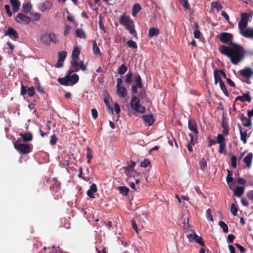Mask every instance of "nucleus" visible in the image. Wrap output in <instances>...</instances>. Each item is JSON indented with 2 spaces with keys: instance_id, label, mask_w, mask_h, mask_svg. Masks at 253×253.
I'll return each instance as SVG.
<instances>
[{
  "instance_id": "nucleus-2",
  "label": "nucleus",
  "mask_w": 253,
  "mask_h": 253,
  "mask_svg": "<svg viewBox=\"0 0 253 253\" xmlns=\"http://www.w3.org/2000/svg\"><path fill=\"white\" fill-rule=\"evenodd\" d=\"M120 23L124 26L125 28L129 31L130 35L134 37L137 38V33L134 29V25L133 21L125 14H123L119 18Z\"/></svg>"
},
{
  "instance_id": "nucleus-64",
  "label": "nucleus",
  "mask_w": 253,
  "mask_h": 253,
  "mask_svg": "<svg viewBox=\"0 0 253 253\" xmlns=\"http://www.w3.org/2000/svg\"><path fill=\"white\" fill-rule=\"evenodd\" d=\"M247 196L250 200L253 201V190H250L248 192Z\"/></svg>"
},
{
  "instance_id": "nucleus-25",
  "label": "nucleus",
  "mask_w": 253,
  "mask_h": 253,
  "mask_svg": "<svg viewBox=\"0 0 253 253\" xmlns=\"http://www.w3.org/2000/svg\"><path fill=\"white\" fill-rule=\"evenodd\" d=\"M159 30L155 27L151 28L149 30L148 36L149 37L157 36L159 34Z\"/></svg>"
},
{
  "instance_id": "nucleus-15",
  "label": "nucleus",
  "mask_w": 253,
  "mask_h": 253,
  "mask_svg": "<svg viewBox=\"0 0 253 253\" xmlns=\"http://www.w3.org/2000/svg\"><path fill=\"white\" fill-rule=\"evenodd\" d=\"M240 74L243 77L250 78L253 75V71L251 68H245L240 70Z\"/></svg>"
},
{
  "instance_id": "nucleus-18",
  "label": "nucleus",
  "mask_w": 253,
  "mask_h": 253,
  "mask_svg": "<svg viewBox=\"0 0 253 253\" xmlns=\"http://www.w3.org/2000/svg\"><path fill=\"white\" fill-rule=\"evenodd\" d=\"M253 159V154L250 153L247 156H246L243 159L244 162L246 163V166L248 168H250L251 167Z\"/></svg>"
},
{
  "instance_id": "nucleus-1",
  "label": "nucleus",
  "mask_w": 253,
  "mask_h": 253,
  "mask_svg": "<svg viewBox=\"0 0 253 253\" xmlns=\"http://www.w3.org/2000/svg\"><path fill=\"white\" fill-rule=\"evenodd\" d=\"M233 38V35L231 33L223 32L220 34V41L224 43L229 42L230 46L222 45L219 50L221 54L228 57L233 64L237 65L244 58V51L240 45L232 42Z\"/></svg>"
},
{
  "instance_id": "nucleus-26",
  "label": "nucleus",
  "mask_w": 253,
  "mask_h": 253,
  "mask_svg": "<svg viewBox=\"0 0 253 253\" xmlns=\"http://www.w3.org/2000/svg\"><path fill=\"white\" fill-rule=\"evenodd\" d=\"M92 44H93L92 50H93V54L96 55H100L101 51H100L99 48L97 46L96 42L95 41H93L92 42Z\"/></svg>"
},
{
  "instance_id": "nucleus-10",
  "label": "nucleus",
  "mask_w": 253,
  "mask_h": 253,
  "mask_svg": "<svg viewBox=\"0 0 253 253\" xmlns=\"http://www.w3.org/2000/svg\"><path fill=\"white\" fill-rule=\"evenodd\" d=\"M188 128L195 134H197L199 132L197 129V125L194 119L189 120L188 124Z\"/></svg>"
},
{
  "instance_id": "nucleus-14",
  "label": "nucleus",
  "mask_w": 253,
  "mask_h": 253,
  "mask_svg": "<svg viewBox=\"0 0 253 253\" xmlns=\"http://www.w3.org/2000/svg\"><path fill=\"white\" fill-rule=\"evenodd\" d=\"M238 127L240 131V139L244 144H246L247 142V130H244L240 125H238Z\"/></svg>"
},
{
  "instance_id": "nucleus-44",
  "label": "nucleus",
  "mask_w": 253,
  "mask_h": 253,
  "mask_svg": "<svg viewBox=\"0 0 253 253\" xmlns=\"http://www.w3.org/2000/svg\"><path fill=\"white\" fill-rule=\"evenodd\" d=\"M211 7L212 9H216L217 11H219L222 8V6L218 1H214L211 3Z\"/></svg>"
},
{
  "instance_id": "nucleus-50",
  "label": "nucleus",
  "mask_w": 253,
  "mask_h": 253,
  "mask_svg": "<svg viewBox=\"0 0 253 253\" xmlns=\"http://www.w3.org/2000/svg\"><path fill=\"white\" fill-rule=\"evenodd\" d=\"M206 217L208 220L213 221V217L211 213V210L210 209H208L206 211Z\"/></svg>"
},
{
  "instance_id": "nucleus-16",
  "label": "nucleus",
  "mask_w": 253,
  "mask_h": 253,
  "mask_svg": "<svg viewBox=\"0 0 253 253\" xmlns=\"http://www.w3.org/2000/svg\"><path fill=\"white\" fill-rule=\"evenodd\" d=\"M240 119L244 126L250 127L252 126V123L251 118H249L248 119L246 117L244 116L243 114H242Z\"/></svg>"
},
{
  "instance_id": "nucleus-5",
  "label": "nucleus",
  "mask_w": 253,
  "mask_h": 253,
  "mask_svg": "<svg viewBox=\"0 0 253 253\" xmlns=\"http://www.w3.org/2000/svg\"><path fill=\"white\" fill-rule=\"evenodd\" d=\"M20 141V140H17L13 143L14 148L18 152L23 154H25L32 151V147L31 145L21 143Z\"/></svg>"
},
{
  "instance_id": "nucleus-20",
  "label": "nucleus",
  "mask_w": 253,
  "mask_h": 253,
  "mask_svg": "<svg viewBox=\"0 0 253 253\" xmlns=\"http://www.w3.org/2000/svg\"><path fill=\"white\" fill-rule=\"evenodd\" d=\"M244 192V187L237 186L234 190V195L237 197H241Z\"/></svg>"
},
{
  "instance_id": "nucleus-51",
  "label": "nucleus",
  "mask_w": 253,
  "mask_h": 253,
  "mask_svg": "<svg viewBox=\"0 0 253 253\" xmlns=\"http://www.w3.org/2000/svg\"><path fill=\"white\" fill-rule=\"evenodd\" d=\"M228 171V174L226 176V181L228 185L230 184V183H231L233 182V178L231 176L232 173L230 171L227 170Z\"/></svg>"
},
{
  "instance_id": "nucleus-7",
  "label": "nucleus",
  "mask_w": 253,
  "mask_h": 253,
  "mask_svg": "<svg viewBox=\"0 0 253 253\" xmlns=\"http://www.w3.org/2000/svg\"><path fill=\"white\" fill-rule=\"evenodd\" d=\"M15 19L17 23L24 25L28 24L31 21L30 18L22 13H18Z\"/></svg>"
},
{
  "instance_id": "nucleus-36",
  "label": "nucleus",
  "mask_w": 253,
  "mask_h": 253,
  "mask_svg": "<svg viewBox=\"0 0 253 253\" xmlns=\"http://www.w3.org/2000/svg\"><path fill=\"white\" fill-rule=\"evenodd\" d=\"M118 189L121 194L124 196H126L128 194L129 189L126 186H120Z\"/></svg>"
},
{
  "instance_id": "nucleus-29",
  "label": "nucleus",
  "mask_w": 253,
  "mask_h": 253,
  "mask_svg": "<svg viewBox=\"0 0 253 253\" xmlns=\"http://www.w3.org/2000/svg\"><path fill=\"white\" fill-rule=\"evenodd\" d=\"M141 8L139 4L135 3L134 4L132 10V15L133 16H136V14L141 10Z\"/></svg>"
},
{
  "instance_id": "nucleus-32",
  "label": "nucleus",
  "mask_w": 253,
  "mask_h": 253,
  "mask_svg": "<svg viewBox=\"0 0 253 253\" xmlns=\"http://www.w3.org/2000/svg\"><path fill=\"white\" fill-rule=\"evenodd\" d=\"M80 53V50L79 48L76 46L75 47L72 51V59H79V55Z\"/></svg>"
},
{
  "instance_id": "nucleus-11",
  "label": "nucleus",
  "mask_w": 253,
  "mask_h": 253,
  "mask_svg": "<svg viewBox=\"0 0 253 253\" xmlns=\"http://www.w3.org/2000/svg\"><path fill=\"white\" fill-rule=\"evenodd\" d=\"M135 163L134 162L131 161V164L128 166L127 167H124L125 173L129 177L133 175V173L134 172V168L135 167Z\"/></svg>"
},
{
  "instance_id": "nucleus-8",
  "label": "nucleus",
  "mask_w": 253,
  "mask_h": 253,
  "mask_svg": "<svg viewBox=\"0 0 253 253\" xmlns=\"http://www.w3.org/2000/svg\"><path fill=\"white\" fill-rule=\"evenodd\" d=\"M239 32L243 37L247 39H253V28H248Z\"/></svg>"
},
{
  "instance_id": "nucleus-61",
  "label": "nucleus",
  "mask_w": 253,
  "mask_h": 253,
  "mask_svg": "<svg viewBox=\"0 0 253 253\" xmlns=\"http://www.w3.org/2000/svg\"><path fill=\"white\" fill-rule=\"evenodd\" d=\"M138 216L141 219L143 220L144 222H145L146 220L148 219V214L146 212H143L141 214H139Z\"/></svg>"
},
{
  "instance_id": "nucleus-21",
  "label": "nucleus",
  "mask_w": 253,
  "mask_h": 253,
  "mask_svg": "<svg viewBox=\"0 0 253 253\" xmlns=\"http://www.w3.org/2000/svg\"><path fill=\"white\" fill-rule=\"evenodd\" d=\"M19 135L22 137L24 142L30 141L33 139L32 134L29 132L25 133H20Z\"/></svg>"
},
{
  "instance_id": "nucleus-4",
  "label": "nucleus",
  "mask_w": 253,
  "mask_h": 253,
  "mask_svg": "<svg viewBox=\"0 0 253 253\" xmlns=\"http://www.w3.org/2000/svg\"><path fill=\"white\" fill-rule=\"evenodd\" d=\"M130 105L135 111L143 114L145 112L146 108L140 104V99L136 96H133L131 99Z\"/></svg>"
},
{
  "instance_id": "nucleus-54",
  "label": "nucleus",
  "mask_w": 253,
  "mask_h": 253,
  "mask_svg": "<svg viewBox=\"0 0 253 253\" xmlns=\"http://www.w3.org/2000/svg\"><path fill=\"white\" fill-rule=\"evenodd\" d=\"M230 211L233 215L235 216L237 215L238 209L237 208L235 204H232L231 205Z\"/></svg>"
},
{
  "instance_id": "nucleus-62",
  "label": "nucleus",
  "mask_w": 253,
  "mask_h": 253,
  "mask_svg": "<svg viewBox=\"0 0 253 253\" xmlns=\"http://www.w3.org/2000/svg\"><path fill=\"white\" fill-rule=\"evenodd\" d=\"M4 8L6 10V13L9 17H11L12 16V12L10 11V6L8 4H6L4 5Z\"/></svg>"
},
{
  "instance_id": "nucleus-31",
  "label": "nucleus",
  "mask_w": 253,
  "mask_h": 253,
  "mask_svg": "<svg viewBox=\"0 0 253 253\" xmlns=\"http://www.w3.org/2000/svg\"><path fill=\"white\" fill-rule=\"evenodd\" d=\"M135 85L138 86L139 88H142V80L140 76L138 74L135 76Z\"/></svg>"
},
{
  "instance_id": "nucleus-47",
  "label": "nucleus",
  "mask_w": 253,
  "mask_h": 253,
  "mask_svg": "<svg viewBox=\"0 0 253 253\" xmlns=\"http://www.w3.org/2000/svg\"><path fill=\"white\" fill-rule=\"evenodd\" d=\"M181 4L186 9H189L190 8V4L188 0H179Z\"/></svg>"
},
{
  "instance_id": "nucleus-55",
  "label": "nucleus",
  "mask_w": 253,
  "mask_h": 253,
  "mask_svg": "<svg viewBox=\"0 0 253 253\" xmlns=\"http://www.w3.org/2000/svg\"><path fill=\"white\" fill-rule=\"evenodd\" d=\"M231 166L233 168L237 167V157L235 155H233L231 157Z\"/></svg>"
},
{
  "instance_id": "nucleus-52",
  "label": "nucleus",
  "mask_w": 253,
  "mask_h": 253,
  "mask_svg": "<svg viewBox=\"0 0 253 253\" xmlns=\"http://www.w3.org/2000/svg\"><path fill=\"white\" fill-rule=\"evenodd\" d=\"M189 136L190 137V141L189 143L195 145L197 141V134H196V136L195 137L193 134L190 133H189Z\"/></svg>"
},
{
  "instance_id": "nucleus-57",
  "label": "nucleus",
  "mask_w": 253,
  "mask_h": 253,
  "mask_svg": "<svg viewBox=\"0 0 253 253\" xmlns=\"http://www.w3.org/2000/svg\"><path fill=\"white\" fill-rule=\"evenodd\" d=\"M132 77V74L131 72H128L126 75V82L127 84H129L131 82V79Z\"/></svg>"
},
{
  "instance_id": "nucleus-33",
  "label": "nucleus",
  "mask_w": 253,
  "mask_h": 253,
  "mask_svg": "<svg viewBox=\"0 0 253 253\" xmlns=\"http://www.w3.org/2000/svg\"><path fill=\"white\" fill-rule=\"evenodd\" d=\"M214 83L215 84H216L218 82L219 84L220 82H221V81H222L221 80L220 75L219 74V73L218 72V70H216L214 71Z\"/></svg>"
},
{
  "instance_id": "nucleus-60",
  "label": "nucleus",
  "mask_w": 253,
  "mask_h": 253,
  "mask_svg": "<svg viewBox=\"0 0 253 253\" xmlns=\"http://www.w3.org/2000/svg\"><path fill=\"white\" fill-rule=\"evenodd\" d=\"M195 235H196V234H195V232H193L192 230H191V233H189L187 235V238L188 239L189 241H190V242L193 241Z\"/></svg>"
},
{
  "instance_id": "nucleus-23",
  "label": "nucleus",
  "mask_w": 253,
  "mask_h": 253,
  "mask_svg": "<svg viewBox=\"0 0 253 253\" xmlns=\"http://www.w3.org/2000/svg\"><path fill=\"white\" fill-rule=\"evenodd\" d=\"M117 94L122 97H125L126 95V90L124 86L117 87Z\"/></svg>"
},
{
  "instance_id": "nucleus-53",
  "label": "nucleus",
  "mask_w": 253,
  "mask_h": 253,
  "mask_svg": "<svg viewBox=\"0 0 253 253\" xmlns=\"http://www.w3.org/2000/svg\"><path fill=\"white\" fill-rule=\"evenodd\" d=\"M138 95H139L138 98H139V99H147L148 100V98H147V95L146 93V91L144 89H142L141 90H140L139 91Z\"/></svg>"
},
{
  "instance_id": "nucleus-30",
  "label": "nucleus",
  "mask_w": 253,
  "mask_h": 253,
  "mask_svg": "<svg viewBox=\"0 0 253 253\" xmlns=\"http://www.w3.org/2000/svg\"><path fill=\"white\" fill-rule=\"evenodd\" d=\"M76 36L80 39H85L86 36L84 32L82 29H78L76 31Z\"/></svg>"
},
{
  "instance_id": "nucleus-22",
  "label": "nucleus",
  "mask_w": 253,
  "mask_h": 253,
  "mask_svg": "<svg viewBox=\"0 0 253 253\" xmlns=\"http://www.w3.org/2000/svg\"><path fill=\"white\" fill-rule=\"evenodd\" d=\"M41 41L43 44L49 45H50V41L49 40V35L48 33H44L42 34L40 38Z\"/></svg>"
},
{
  "instance_id": "nucleus-56",
  "label": "nucleus",
  "mask_w": 253,
  "mask_h": 253,
  "mask_svg": "<svg viewBox=\"0 0 253 253\" xmlns=\"http://www.w3.org/2000/svg\"><path fill=\"white\" fill-rule=\"evenodd\" d=\"M150 165V161L148 159H145L143 161L141 162L140 167L143 168H146Z\"/></svg>"
},
{
  "instance_id": "nucleus-9",
  "label": "nucleus",
  "mask_w": 253,
  "mask_h": 253,
  "mask_svg": "<svg viewBox=\"0 0 253 253\" xmlns=\"http://www.w3.org/2000/svg\"><path fill=\"white\" fill-rule=\"evenodd\" d=\"M238 100L241 101L242 102L245 101H247L248 102H251L252 101V97L250 95V92L248 91L245 93H243L242 96H238L235 98V101H237Z\"/></svg>"
},
{
  "instance_id": "nucleus-19",
  "label": "nucleus",
  "mask_w": 253,
  "mask_h": 253,
  "mask_svg": "<svg viewBox=\"0 0 253 253\" xmlns=\"http://www.w3.org/2000/svg\"><path fill=\"white\" fill-rule=\"evenodd\" d=\"M10 3L11 4L13 11L14 12H17L19 9L20 5V2L19 0H9Z\"/></svg>"
},
{
  "instance_id": "nucleus-37",
  "label": "nucleus",
  "mask_w": 253,
  "mask_h": 253,
  "mask_svg": "<svg viewBox=\"0 0 253 253\" xmlns=\"http://www.w3.org/2000/svg\"><path fill=\"white\" fill-rule=\"evenodd\" d=\"M49 35V40L50 41V43L51 42L56 43L58 42V40L56 38V35L53 32H50L48 33Z\"/></svg>"
},
{
  "instance_id": "nucleus-59",
  "label": "nucleus",
  "mask_w": 253,
  "mask_h": 253,
  "mask_svg": "<svg viewBox=\"0 0 253 253\" xmlns=\"http://www.w3.org/2000/svg\"><path fill=\"white\" fill-rule=\"evenodd\" d=\"M27 93L28 95L30 97L34 96L35 93L34 87L31 86L27 89Z\"/></svg>"
},
{
  "instance_id": "nucleus-63",
  "label": "nucleus",
  "mask_w": 253,
  "mask_h": 253,
  "mask_svg": "<svg viewBox=\"0 0 253 253\" xmlns=\"http://www.w3.org/2000/svg\"><path fill=\"white\" fill-rule=\"evenodd\" d=\"M92 117L96 119L98 117V112L96 109L93 108L91 110Z\"/></svg>"
},
{
  "instance_id": "nucleus-39",
  "label": "nucleus",
  "mask_w": 253,
  "mask_h": 253,
  "mask_svg": "<svg viewBox=\"0 0 253 253\" xmlns=\"http://www.w3.org/2000/svg\"><path fill=\"white\" fill-rule=\"evenodd\" d=\"M219 86H220V89L223 91V92L224 93L225 95L228 97L229 93H228V91L226 88L224 83H223V82L222 81H221V82H220Z\"/></svg>"
},
{
  "instance_id": "nucleus-12",
  "label": "nucleus",
  "mask_w": 253,
  "mask_h": 253,
  "mask_svg": "<svg viewBox=\"0 0 253 253\" xmlns=\"http://www.w3.org/2000/svg\"><path fill=\"white\" fill-rule=\"evenodd\" d=\"M52 6V3L49 1H45L39 5V9L42 12L49 10Z\"/></svg>"
},
{
  "instance_id": "nucleus-3",
  "label": "nucleus",
  "mask_w": 253,
  "mask_h": 253,
  "mask_svg": "<svg viewBox=\"0 0 253 253\" xmlns=\"http://www.w3.org/2000/svg\"><path fill=\"white\" fill-rule=\"evenodd\" d=\"M57 81L60 84L64 86L73 85L78 82L79 76L76 74L72 76L66 75L64 78H58Z\"/></svg>"
},
{
  "instance_id": "nucleus-24",
  "label": "nucleus",
  "mask_w": 253,
  "mask_h": 253,
  "mask_svg": "<svg viewBox=\"0 0 253 253\" xmlns=\"http://www.w3.org/2000/svg\"><path fill=\"white\" fill-rule=\"evenodd\" d=\"M32 8V5L30 2H27L23 3L22 4V11L26 13H29Z\"/></svg>"
},
{
  "instance_id": "nucleus-17",
  "label": "nucleus",
  "mask_w": 253,
  "mask_h": 253,
  "mask_svg": "<svg viewBox=\"0 0 253 253\" xmlns=\"http://www.w3.org/2000/svg\"><path fill=\"white\" fill-rule=\"evenodd\" d=\"M144 121L147 123L149 126H151L154 123V118L152 115H145L143 116Z\"/></svg>"
},
{
  "instance_id": "nucleus-6",
  "label": "nucleus",
  "mask_w": 253,
  "mask_h": 253,
  "mask_svg": "<svg viewBox=\"0 0 253 253\" xmlns=\"http://www.w3.org/2000/svg\"><path fill=\"white\" fill-rule=\"evenodd\" d=\"M249 18L250 14L248 13L245 12L241 14V19L238 23L239 31L245 29L248 26Z\"/></svg>"
},
{
  "instance_id": "nucleus-45",
  "label": "nucleus",
  "mask_w": 253,
  "mask_h": 253,
  "mask_svg": "<svg viewBox=\"0 0 253 253\" xmlns=\"http://www.w3.org/2000/svg\"><path fill=\"white\" fill-rule=\"evenodd\" d=\"M126 44L127 46L129 47L133 48V49H137V45L135 42L133 41L132 40L128 41L126 42Z\"/></svg>"
},
{
  "instance_id": "nucleus-58",
  "label": "nucleus",
  "mask_w": 253,
  "mask_h": 253,
  "mask_svg": "<svg viewBox=\"0 0 253 253\" xmlns=\"http://www.w3.org/2000/svg\"><path fill=\"white\" fill-rule=\"evenodd\" d=\"M57 137L55 134H53L51 136L50 139V143L52 145H54L56 144L57 142Z\"/></svg>"
},
{
  "instance_id": "nucleus-48",
  "label": "nucleus",
  "mask_w": 253,
  "mask_h": 253,
  "mask_svg": "<svg viewBox=\"0 0 253 253\" xmlns=\"http://www.w3.org/2000/svg\"><path fill=\"white\" fill-rule=\"evenodd\" d=\"M216 142L218 144L225 143V139L222 134H218L217 136V140Z\"/></svg>"
},
{
  "instance_id": "nucleus-40",
  "label": "nucleus",
  "mask_w": 253,
  "mask_h": 253,
  "mask_svg": "<svg viewBox=\"0 0 253 253\" xmlns=\"http://www.w3.org/2000/svg\"><path fill=\"white\" fill-rule=\"evenodd\" d=\"M194 237H195L193 239V241L198 243L203 247H204L205 246L204 243L203 242V239L201 237H200L196 234Z\"/></svg>"
},
{
  "instance_id": "nucleus-38",
  "label": "nucleus",
  "mask_w": 253,
  "mask_h": 253,
  "mask_svg": "<svg viewBox=\"0 0 253 253\" xmlns=\"http://www.w3.org/2000/svg\"><path fill=\"white\" fill-rule=\"evenodd\" d=\"M221 126L223 128V134L224 135H227L228 134V125L227 123L225 122L224 121H222L221 123Z\"/></svg>"
},
{
  "instance_id": "nucleus-46",
  "label": "nucleus",
  "mask_w": 253,
  "mask_h": 253,
  "mask_svg": "<svg viewBox=\"0 0 253 253\" xmlns=\"http://www.w3.org/2000/svg\"><path fill=\"white\" fill-rule=\"evenodd\" d=\"M199 166L201 169L204 170L207 166V162L204 158L202 159L199 162Z\"/></svg>"
},
{
  "instance_id": "nucleus-28",
  "label": "nucleus",
  "mask_w": 253,
  "mask_h": 253,
  "mask_svg": "<svg viewBox=\"0 0 253 253\" xmlns=\"http://www.w3.org/2000/svg\"><path fill=\"white\" fill-rule=\"evenodd\" d=\"M103 98H104V103L105 104H106V105L110 109L112 113H113V110L112 109L110 108V103H109V99H110V97H109V95L107 91L105 92L104 94H103Z\"/></svg>"
},
{
  "instance_id": "nucleus-42",
  "label": "nucleus",
  "mask_w": 253,
  "mask_h": 253,
  "mask_svg": "<svg viewBox=\"0 0 253 253\" xmlns=\"http://www.w3.org/2000/svg\"><path fill=\"white\" fill-rule=\"evenodd\" d=\"M67 56V52L65 51L59 52L58 54V57L59 61H64Z\"/></svg>"
},
{
  "instance_id": "nucleus-35",
  "label": "nucleus",
  "mask_w": 253,
  "mask_h": 253,
  "mask_svg": "<svg viewBox=\"0 0 253 253\" xmlns=\"http://www.w3.org/2000/svg\"><path fill=\"white\" fill-rule=\"evenodd\" d=\"M86 158L87 159V163L89 164L90 160L92 158V151L91 149L88 147L86 148Z\"/></svg>"
},
{
  "instance_id": "nucleus-27",
  "label": "nucleus",
  "mask_w": 253,
  "mask_h": 253,
  "mask_svg": "<svg viewBox=\"0 0 253 253\" xmlns=\"http://www.w3.org/2000/svg\"><path fill=\"white\" fill-rule=\"evenodd\" d=\"M78 59H72L71 62V66L74 69L75 72H77L79 71V63L78 61Z\"/></svg>"
},
{
  "instance_id": "nucleus-34",
  "label": "nucleus",
  "mask_w": 253,
  "mask_h": 253,
  "mask_svg": "<svg viewBox=\"0 0 253 253\" xmlns=\"http://www.w3.org/2000/svg\"><path fill=\"white\" fill-rule=\"evenodd\" d=\"M127 67L124 64H122L121 66L118 69V73L119 75H124L127 71Z\"/></svg>"
},
{
  "instance_id": "nucleus-43",
  "label": "nucleus",
  "mask_w": 253,
  "mask_h": 253,
  "mask_svg": "<svg viewBox=\"0 0 253 253\" xmlns=\"http://www.w3.org/2000/svg\"><path fill=\"white\" fill-rule=\"evenodd\" d=\"M226 142L219 144L218 151L220 154H226Z\"/></svg>"
},
{
  "instance_id": "nucleus-49",
  "label": "nucleus",
  "mask_w": 253,
  "mask_h": 253,
  "mask_svg": "<svg viewBox=\"0 0 253 253\" xmlns=\"http://www.w3.org/2000/svg\"><path fill=\"white\" fill-rule=\"evenodd\" d=\"M33 20L35 21H38L41 17V14L39 13H30Z\"/></svg>"
},
{
  "instance_id": "nucleus-41",
  "label": "nucleus",
  "mask_w": 253,
  "mask_h": 253,
  "mask_svg": "<svg viewBox=\"0 0 253 253\" xmlns=\"http://www.w3.org/2000/svg\"><path fill=\"white\" fill-rule=\"evenodd\" d=\"M219 225L223 229V232L225 233H227L228 232V227L227 225L223 221H220L219 222Z\"/></svg>"
},
{
  "instance_id": "nucleus-13",
  "label": "nucleus",
  "mask_w": 253,
  "mask_h": 253,
  "mask_svg": "<svg viewBox=\"0 0 253 253\" xmlns=\"http://www.w3.org/2000/svg\"><path fill=\"white\" fill-rule=\"evenodd\" d=\"M9 36L11 38L16 39L18 38V35L16 31L12 27H9L5 33V36Z\"/></svg>"
}]
</instances>
